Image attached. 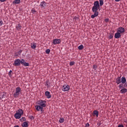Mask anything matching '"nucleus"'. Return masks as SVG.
<instances>
[{
	"label": "nucleus",
	"mask_w": 127,
	"mask_h": 127,
	"mask_svg": "<svg viewBox=\"0 0 127 127\" xmlns=\"http://www.w3.org/2000/svg\"><path fill=\"white\" fill-rule=\"evenodd\" d=\"M5 0H0V1L1 2H3L4 1H5Z\"/></svg>",
	"instance_id": "34"
},
{
	"label": "nucleus",
	"mask_w": 127,
	"mask_h": 127,
	"mask_svg": "<svg viewBox=\"0 0 127 127\" xmlns=\"http://www.w3.org/2000/svg\"><path fill=\"white\" fill-rule=\"evenodd\" d=\"M125 123H127V121H125Z\"/></svg>",
	"instance_id": "40"
},
{
	"label": "nucleus",
	"mask_w": 127,
	"mask_h": 127,
	"mask_svg": "<svg viewBox=\"0 0 127 127\" xmlns=\"http://www.w3.org/2000/svg\"><path fill=\"white\" fill-rule=\"evenodd\" d=\"M75 64V62H71L69 63L70 66H73Z\"/></svg>",
	"instance_id": "24"
},
{
	"label": "nucleus",
	"mask_w": 127,
	"mask_h": 127,
	"mask_svg": "<svg viewBox=\"0 0 127 127\" xmlns=\"http://www.w3.org/2000/svg\"><path fill=\"white\" fill-rule=\"evenodd\" d=\"M121 36H122V35H121V33H119V32H117L115 34V38H116L117 39L120 38Z\"/></svg>",
	"instance_id": "12"
},
{
	"label": "nucleus",
	"mask_w": 127,
	"mask_h": 127,
	"mask_svg": "<svg viewBox=\"0 0 127 127\" xmlns=\"http://www.w3.org/2000/svg\"><path fill=\"white\" fill-rule=\"evenodd\" d=\"M124 87V84L122 83V84H120L119 85V88L120 89H122V88Z\"/></svg>",
	"instance_id": "28"
},
{
	"label": "nucleus",
	"mask_w": 127,
	"mask_h": 127,
	"mask_svg": "<svg viewBox=\"0 0 127 127\" xmlns=\"http://www.w3.org/2000/svg\"><path fill=\"white\" fill-rule=\"evenodd\" d=\"M126 82H127V79H126V77L123 76L121 78V83H122V84H125Z\"/></svg>",
	"instance_id": "15"
},
{
	"label": "nucleus",
	"mask_w": 127,
	"mask_h": 127,
	"mask_svg": "<svg viewBox=\"0 0 127 127\" xmlns=\"http://www.w3.org/2000/svg\"><path fill=\"white\" fill-rule=\"evenodd\" d=\"M31 12H32V13H35V12H36V10L34 9H32Z\"/></svg>",
	"instance_id": "30"
},
{
	"label": "nucleus",
	"mask_w": 127,
	"mask_h": 127,
	"mask_svg": "<svg viewBox=\"0 0 127 127\" xmlns=\"http://www.w3.org/2000/svg\"><path fill=\"white\" fill-rule=\"evenodd\" d=\"M78 49H79V50H82L84 49V46H83V45H81L78 46Z\"/></svg>",
	"instance_id": "22"
},
{
	"label": "nucleus",
	"mask_w": 127,
	"mask_h": 127,
	"mask_svg": "<svg viewBox=\"0 0 127 127\" xmlns=\"http://www.w3.org/2000/svg\"><path fill=\"white\" fill-rule=\"evenodd\" d=\"M53 43L54 45H56V44H60L61 43V40H60V39H54Z\"/></svg>",
	"instance_id": "6"
},
{
	"label": "nucleus",
	"mask_w": 127,
	"mask_h": 127,
	"mask_svg": "<svg viewBox=\"0 0 127 127\" xmlns=\"http://www.w3.org/2000/svg\"><path fill=\"white\" fill-rule=\"evenodd\" d=\"M11 73H12V71L11 70L9 71V75L11 76Z\"/></svg>",
	"instance_id": "31"
},
{
	"label": "nucleus",
	"mask_w": 127,
	"mask_h": 127,
	"mask_svg": "<svg viewBox=\"0 0 127 127\" xmlns=\"http://www.w3.org/2000/svg\"><path fill=\"white\" fill-rule=\"evenodd\" d=\"M40 7H41V8H45V7H46V2L44 1L41 2L40 3Z\"/></svg>",
	"instance_id": "10"
},
{
	"label": "nucleus",
	"mask_w": 127,
	"mask_h": 127,
	"mask_svg": "<svg viewBox=\"0 0 127 127\" xmlns=\"http://www.w3.org/2000/svg\"><path fill=\"white\" fill-rule=\"evenodd\" d=\"M74 19H78V17H74Z\"/></svg>",
	"instance_id": "38"
},
{
	"label": "nucleus",
	"mask_w": 127,
	"mask_h": 127,
	"mask_svg": "<svg viewBox=\"0 0 127 127\" xmlns=\"http://www.w3.org/2000/svg\"><path fill=\"white\" fill-rule=\"evenodd\" d=\"M20 63L22 64V65H23V66H25L26 67L27 66H29V64L28 63L25 62V61L24 60L22 59L20 61Z\"/></svg>",
	"instance_id": "8"
},
{
	"label": "nucleus",
	"mask_w": 127,
	"mask_h": 127,
	"mask_svg": "<svg viewBox=\"0 0 127 127\" xmlns=\"http://www.w3.org/2000/svg\"><path fill=\"white\" fill-rule=\"evenodd\" d=\"M21 1L20 0H15L13 1V4H19V3H20Z\"/></svg>",
	"instance_id": "16"
},
{
	"label": "nucleus",
	"mask_w": 127,
	"mask_h": 127,
	"mask_svg": "<svg viewBox=\"0 0 127 127\" xmlns=\"http://www.w3.org/2000/svg\"><path fill=\"white\" fill-rule=\"evenodd\" d=\"M14 127H19V126H18V125H16V126H15Z\"/></svg>",
	"instance_id": "37"
},
{
	"label": "nucleus",
	"mask_w": 127,
	"mask_h": 127,
	"mask_svg": "<svg viewBox=\"0 0 127 127\" xmlns=\"http://www.w3.org/2000/svg\"><path fill=\"white\" fill-rule=\"evenodd\" d=\"M93 69H94V70H96L97 68H98V66H97V65H93Z\"/></svg>",
	"instance_id": "29"
},
{
	"label": "nucleus",
	"mask_w": 127,
	"mask_h": 127,
	"mask_svg": "<svg viewBox=\"0 0 127 127\" xmlns=\"http://www.w3.org/2000/svg\"><path fill=\"white\" fill-rule=\"evenodd\" d=\"M114 37V35L113 34H110L109 36V39H112V38H113Z\"/></svg>",
	"instance_id": "27"
},
{
	"label": "nucleus",
	"mask_w": 127,
	"mask_h": 127,
	"mask_svg": "<svg viewBox=\"0 0 127 127\" xmlns=\"http://www.w3.org/2000/svg\"><path fill=\"white\" fill-rule=\"evenodd\" d=\"M45 96L48 99H50V98H51V95H50V92L49 91L45 92Z\"/></svg>",
	"instance_id": "11"
},
{
	"label": "nucleus",
	"mask_w": 127,
	"mask_h": 127,
	"mask_svg": "<svg viewBox=\"0 0 127 127\" xmlns=\"http://www.w3.org/2000/svg\"><path fill=\"white\" fill-rule=\"evenodd\" d=\"M6 96V93L5 92H3L1 95V97H0V99H3L5 98Z\"/></svg>",
	"instance_id": "18"
},
{
	"label": "nucleus",
	"mask_w": 127,
	"mask_h": 127,
	"mask_svg": "<svg viewBox=\"0 0 127 127\" xmlns=\"http://www.w3.org/2000/svg\"><path fill=\"white\" fill-rule=\"evenodd\" d=\"M115 0V1H120V0Z\"/></svg>",
	"instance_id": "39"
},
{
	"label": "nucleus",
	"mask_w": 127,
	"mask_h": 127,
	"mask_svg": "<svg viewBox=\"0 0 127 127\" xmlns=\"http://www.w3.org/2000/svg\"><path fill=\"white\" fill-rule=\"evenodd\" d=\"M22 127H28V123H27L26 122H25L23 123L22 125Z\"/></svg>",
	"instance_id": "20"
},
{
	"label": "nucleus",
	"mask_w": 127,
	"mask_h": 127,
	"mask_svg": "<svg viewBox=\"0 0 127 127\" xmlns=\"http://www.w3.org/2000/svg\"><path fill=\"white\" fill-rule=\"evenodd\" d=\"M21 25H20V24H19L17 25V26H16V29L17 30H18V31H19V30H20V29H21Z\"/></svg>",
	"instance_id": "17"
},
{
	"label": "nucleus",
	"mask_w": 127,
	"mask_h": 127,
	"mask_svg": "<svg viewBox=\"0 0 127 127\" xmlns=\"http://www.w3.org/2000/svg\"><path fill=\"white\" fill-rule=\"evenodd\" d=\"M116 83L118 85H119V84H121V83H122L121 80V77H118L117 78Z\"/></svg>",
	"instance_id": "13"
},
{
	"label": "nucleus",
	"mask_w": 127,
	"mask_h": 127,
	"mask_svg": "<svg viewBox=\"0 0 127 127\" xmlns=\"http://www.w3.org/2000/svg\"><path fill=\"white\" fill-rule=\"evenodd\" d=\"M59 123H60L61 124L64 123V118H60L59 120Z\"/></svg>",
	"instance_id": "23"
},
{
	"label": "nucleus",
	"mask_w": 127,
	"mask_h": 127,
	"mask_svg": "<svg viewBox=\"0 0 127 127\" xmlns=\"http://www.w3.org/2000/svg\"><path fill=\"white\" fill-rule=\"evenodd\" d=\"M31 48L32 49H35L36 48V43L33 42V43L31 44Z\"/></svg>",
	"instance_id": "14"
},
{
	"label": "nucleus",
	"mask_w": 127,
	"mask_h": 127,
	"mask_svg": "<svg viewBox=\"0 0 127 127\" xmlns=\"http://www.w3.org/2000/svg\"><path fill=\"white\" fill-rule=\"evenodd\" d=\"M117 32L120 33V34H121V33H124V32H125V28L123 27L119 28L117 30Z\"/></svg>",
	"instance_id": "9"
},
{
	"label": "nucleus",
	"mask_w": 127,
	"mask_h": 127,
	"mask_svg": "<svg viewBox=\"0 0 127 127\" xmlns=\"http://www.w3.org/2000/svg\"><path fill=\"white\" fill-rule=\"evenodd\" d=\"M94 114L95 115V116H96L97 118L99 117V112L98 111L95 110L94 111Z\"/></svg>",
	"instance_id": "21"
},
{
	"label": "nucleus",
	"mask_w": 127,
	"mask_h": 127,
	"mask_svg": "<svg viewBox=\"0 0 127 127\" xmlns=\"http://www.w3.org/2000/svg\"><path fill=\"white\" fill-rule=\"evenodd\" d=\"M13 65H14V66H19L20 65V60H15L14 62Z\"/></svg>",
	"instance_id": "7"
},
{
	"label": "nucleus",
	"mask_w": 127,
	"mask_h": 127,
	"mask_svg": "<svg viewBox=\"0 0 127 127\" xmlns=\"http://www.w3.org/2000/svg\"><path fill=\"white\" fill-rule=\"evenodd\" d=\"M35 106V109L38 111H41L42 112L43 111V108H45L46 107V101L42 100H40L38 101V103Z\"/></svg>",
	"instance_id": "2"
},
{
	"label": "nucleus",
	"mask_w": 127,
	"mask_h": 127,
	"mask_svg": "<svg viewBox=\"0 0 127 127\" xmlns=\"http://www.w3.org/2000/svg\"><path fill=\"white\" fill-rule=\"evenodd\" d=\"M46 53H47V54H49L50 53V49H47L46 50Z\"/></svg>",
	"instance_id": "26"
},
{
	"label": "nucleus",
	"mask_w": 127,
	"mask_h": 127,
	"mask_svg": "<svg viewBox=\"0 0 127 127\" xmlns=\"http://www.w3.org/2000/svg\"><path fill=\"white\" fill-rule=\"evenodd\" d=\"M3 24V21H2V20L0 18V26H1Z\"/></svg>",
	"instance_id": "25"
},
{
	"label": "nucleus",
	"mask_w": 127,
	"mask_h": 127,
	"mask_svg": "<svg viewBox=\"0 0 127 127\" xmlns=\"http://www.w3.org/2000/svg\"><path fill=\"white\" fill-rule=\"evenodd\" d=\"M105 21L106 22H108V21H109V19L108 18L105 19Z\"/></svg>",
	"instance_id": "36"
},
{
	"label": "nucleus",
	"mask_w": 127,
	"mask_h": 127,
	"mask_svg": "<svg viewBox=\"0 0 127 127\" xmlns=\"http://www.w3.org/2000/svg\"><path fill=\"white\" fill-rule=\"evenodd\" d=\"M127 88H123V89H122L121 90V92L122 94H124L125 93H127Z\"/></svg>",
	"instance_id": "19"
},
{
	"label": "nucleus",
	"mask_w": 127,
	"mask_h": 127,
	"mask_svg": "<svg viewBox=\"0 0 127 127\" xmlns=\"http://www.w3.org/2000/svg\"><path fill=\"white\" fill-rule=\"evenodd\" d=\"M99 1H95L93 3V6L92 7V11L94 12V14L91 15V18H95V17H97L98 15H99V12L97 11L99 8H100V6H102L104 5V0H99Z\"/></svg>",
	"instance_id": "1"
},
{
	"label": "nucleus",
	"mask_w": 127,
	"mask_h": 127,
	"mask_svg": "<svg viewBox=\"0 0 127 127\" xmlns=\"http://www.w3.org/2000/svg\"><path fill=\"white\" fill-rule=\"evenodd\" d=\"M20 91H21V89L20 87H18L16 88V92L13 94V96L14 98H17L19 95L20 94Z\"/></svg>",
	"instance_id": "4"
},
{
	"label": "nucleus",
	"mask_w": 127,
	"mask_h": 127,
	"mask_svg": "<svg viewBox=\"0 0 127 127\" xmlns=\"http://www.w3.org/2000/svg\"><path fill=\"white\" fill-rule=\"evenodd\" d=\"M90 127V124H89L88 123H86L85 125V127Z\"/></svg>",
	"instance_id": "32"
},
{
	"label": "nucleus",
	"mask_w": 127,
	"mask_h": 127,
	"mask_svg": "<svg viewBox=\"0 0 127 127\" xmlns=\"http://www.w3.org/2000/svg\"><path fill=\"white\" fill-rule=\"evenodd\" d=\"M118 127H124V125H119Z\"/></svg>",
	"instance_id": "33"
},
{
	"label": "nucleus",
	"mask_w": 127,
	"mask_h": 127,
	"mask_svg": "<svg viewBox=\"0 0 127 127\" xmlns=\"http://www.w3.org/2000/svg\"><path fill=\"white\" fill-rule=\"evenodd\" d=\"M22 52V50H20L19 52H18V54L19 55H20V53H21Z\"/></svg>",
	"instance_id": "35"
},
{
	"label": "nucleus",
	"mask_w": 127,
	"mask_h": 127,
	"mask_svg": "<svg viewBox=\"0 0 127 127\" xmlns=\"http://www.w3.org/2000/svg\"><path fill=\"white\" fill-rule=\"evenodd\" d=\"M63 92H68L70 90V86L68 84H64L62 87Z\"/></svg>",
	"instance_id": "5"
},
{
	"label": "nucleus",
	"mask_w": 127,
	"mask_h": 127,
	"mask_svg": "<svg viewBox=\"0 0 127 127\" xmlns=\"http://www.w3.org/2000/svg\"><path fill=\"white\" fill-rule=\"evenodd\" d=\"M22 115H23V110L22 109H19L18 112L14 114V118L17 119H20Z\"/></svg>",
	"instance_id": "3"
}]
</instances>
